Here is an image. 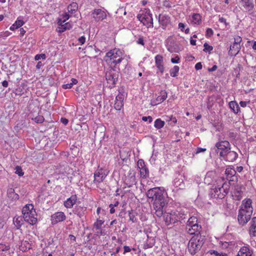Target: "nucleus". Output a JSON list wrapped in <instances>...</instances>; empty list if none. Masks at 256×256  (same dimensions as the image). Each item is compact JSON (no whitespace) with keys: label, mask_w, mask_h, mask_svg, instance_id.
Instances as JSON below:
<instances>
[{"label":"nucleus","mask_w":256,"mask_h":256,"mask_svg":"<svg viewBox=\"0 0 256 256\" xmlns=\"http://www.w3.org/2000/svg\"><path fill=\"white\" fill-rule=\"evenodd\" d=\"M164 193V189L160 187L150 188L146 193L147 197L154 200L153 206L155 210L154 213L159 218L163 215L164 207L167 204Z\"/></svg>","instance_id":"f257e3e1"},{"label":"nucleus","mask_w":256,"mask_h":256,"mask_svg":"<svg viewBox=\"0 0 256 256\" xmlns=\"http://www.w3.org/2000/svg\"><path fill=\"white\" fill-rule=\"evenodd\" d=\"M124 53L120 49L115 48L108 52L104 58V60L111 68H116L124 59Z\"/></svg>","instance_id":"f03ea898"},{"label":"nucleus","mask_w":256,"mask_h":256,"mask_svg":"<svg viewBox=\"0 0 256 256\" xmlns=\"http://www.w3.org/2000/svg\"><path fill=\"white\" fill-rule=\"evenodd\" d=\"M22 214L24 220L28 224L34 225L37 222V214L32 204H26L23 207Z\"/></svg>","instance_id":"7ed1b4c3"},{"label":"nucleus","mask_w":256,"mask_h":256,"mask_svg":"<svg viewBox=\"0 0 256 256\" xmlns=\"http://www.w3.org/2000/svg\"><path fill=\"white\" fill-rule=\"evenodd\" d=\"M137 18L144 26L148 28L153 27L152 14H150V10L145 9L142 14H138Z\"/></svg>","instance_id":"20e7f679"},{"label":"nucleus","mask_w":256,"mask_h":256,"mask_svg":"<svg viewBox=\"0 0 256 256\" xmlns=\"http://www.w3.org/2000/svg\"><path fill=\"white\" fill-rule=\"evenodd\" d=\"M226 184H223L222 186H218L214 188H212L210 192V196L212 198H223L228 193L226 188L225 186Z\"/></svg>","instance_id":"39448f33"},{"label":"nucleus","mask_w":256,"mask_h":256,"mask_svg":"<svg viewBox=\"0 0 256 256\" xmlns=\"http://www.w3.org/2000/svg\"><path fill=\"white\" fill-rule=\"evenodd\" d=\"M252 200L250 199H245L242 201V204L240 208V216H242L244 213H247L248 218L250 216H252L253 212V208L252 206Z\"/></svg>","instance_id":"423d86ee"},{"label":"nucleus","mask_w":256,"mask_h":256,"mask_svg":"<svg viewBox=\"0 0 256 256\" xmlns=\"http://www.w3.org/2000/svg\"><path fill=\"white\" fill-rule=\"evenodd\" d=\"M202 243L199 240L191 238L188 244V250L191 254H195L202 246Z\"/></svg>","instance_id":"0eeeda50"},{"label":"nucleus","mask_w":256,"mask_h":256,"mask_svg":"<svg viewBox=\"0 0 256 256\" xmlns=\"http://www.w3.org/2000/svg\"><path fill=\"white\" fill-rule=\"evenodd\" d=\"M118 74L114 70H110L106 74V78L109 86L114 87L118 80Z\"/></svg>","instance_id":"6e6552de"},{"label":"nucleus","mask_w":256,"mask_h":256,"mask_svg":"<svg viewBox=\"0 0 256 256\" xmlns=\"http://www.w3.org/2000/svg\"><path fill=\"white\" fill-rule=\"evenodd\" d=\"M137 166L140 169V172L141 178H146L149 176V170L146 166L143 160L140 159L137 162Z\"/></svg>","instance_id":"1a4fd4ad"},{"label":"nucleus","mask_w":256,"mask_h":256,"mask_svg":"<svg viewBox=\"0 0 256 256\" xmlns=\"http://www.w3.org/2000/svg\"><path fill=\"white\" fill-rule=\"evenodd\" d=\"M216 152L218 154H220V152H225L226 153L230 149V144L229 142L226 140L217 142L216 144Z\"/></svg>","instance_id":"9d476101"},{"label":"nucleus","mask_w":256,"mask_h":256,"mask_svg":"<svg viewBox=\"0 0 256 256\" xmlns=\"http://www.w3.org/2000/svg\"><path fill=\"white\" fill-rule=\"evenodd\" d=\"M238 156V154L236 152L230 150V149L226 153L225 152H220V156L221 157H223L226 161L230 162L235 160Z\"/></svg>","instance_id":"9b49d317"},{"label":"nucleus","mask_w":256,"mask_h":256,"mask_svg":"<svg viewBox=\"0 0 256 256\" xmlns=\"http://www.w3.org/2000/svg\"><path fill=\"white\" fill-rule=\"evenodd\" d=\"M66 216L63 212H55L51 216L52 224H54L62 222L66 220Z\"/></svg>","instance_id":"f8f14e48"},{"label":"nucleus","mask_w":256,"mask_h":256,"mask_svg":"<svg viewBox=\"0 0 256 256\" xmlns=\"http://www.w3.org/2000/svg\"><path fill=\"white\" fill-rule=\"evenodd\" d=\"M240 2L242 6L246 12L250 14L252 12L254 6L253 0H244Z\"/></svg>","instance_id":"ddd939ff"},{"label":"nucleus","mask_w":256,"mask_h":256,"mask_svg":"<svg viewBox=\"0 0 256 256\" xmlns=\"http://www.w3.org/2000/svg\"><path fill=\"white\" fill-rule=\"evenodd\" d=\"M106 174L103 172L102 170H100L95 172L94 182L98 184L102 182L106 178Z\"/></svg>","instance_id":"4468645a"},{"label":"nucleus","mask_w":256,"mask_h":256,"mask_svg":"<svg viewBox=\"0 0 256 256\" xmlns=\"http://www.w3.org/2000/svg\"><path fill=\"white\" fill-rule=\"evenodd\" d=\"M186 230L190 234H200V230L201 229V226L198 224H192V226H186Z\"/></svg>","instance_id":"2eb2a0df"},{"label":"nucleus","mask_w":256,"mask_h":256,"mask_svg":"<svg viewBox=\"0 0 256 256\" xmlns=\"http://www.w3.org/2000/svg\"><path fill=\"white\" fill-rule=\"evenodd\" d=\"M93 17L96 20H102L106 18V12L100 9L94 10L92 13Z\"/></svg>","instance_id":"dca6fc26"},{"label":"nucleus","mask_w":256,"mask_h":256,"mask_svg":"<svg viewBox=\"0 0 256 256\" xmlns=\"http://www.w3.org/2000/svg\"><path fill=\"white\" fill-rule=\"evenodd\" d=\"M156 66L158 70L162 74L164 72V66L163 64V58L162 56L158 54L155 56Z\"/></svg>","instance_id":"f3484780"},{"label":"nucleus","mask_w":256,"mask_h":256,"mask_svg":"<svg viewBox=\"0 0 256 256\" xmlns=\"http://www.w3.org/2000/svg\"><path fill=\"white\" fill-rule=\"evenodd\" d=\"M164 220L167 226L172 224H174L178 221L177 216L172 214H166L164 216Z\"/></svg>","instance_id":"a211bd4d"},{"label":"nucleus","mask_w":256,"mask_h":256,"mask_svg":"<svg viewBox=\"0 0 256 256\" xmlns=\"http://www.w3.org/2000/svg\"><path fill=\"white\" fill-rule=\"evenodd\" d=\"M170 18L168 15L160 14L158 16V22L162 26L163 28H165L170 23Z\"/></svg>","instance_id":"6ab92c4d"},{"label":"nucleus","mask_w":256,"mask_h":256,"mask_svg":"<svg viewBox=\"0 0 256 256\" xmlns=\"http://www.w3.org/2000/svg\"><path fill=\"white\" fill-rule=\"evenodd\" d=\"M77 200V196L76 194L72 196L64 202V206L68 208H72L74 205L76 203Z\"/></svg>","instance_id":"aec40b11"},{"label":"nucleus","mask_w":256,"mask_h":256,"mask_svg":"<svg viewBox=\"0 0 256 256\" xmlns=\"http://www.w3.org/2000/svg\"><path fill=\"white\" fill-rule=\"evenodd\" d=\"M86 208L80 206H76L73 212L75 214H76L80 218H82L84 216L85 212L86 211Z\"/></svg>","instance_id":"412c9836"},{"label":"nucleus","mask_w":256,"mask_h":256,"mask_svg":"<svg viewBox=\"0 0 256 256\" xmlns=\"http://www.w3.org/2000/svg\"><path fill=\"white\" fill-rule=\"evenodd\" d=\"M246 214L247 215V213L244 212L242 216H240V210L239 209L238 220L240 224L244 226V224H246L250 219L251 216H250L249 218H248L247 216H246Z\"/></svg>","instance_id":"4be33fe9"},{"label":"nucleus","mask_w":256,"mask_h":256,"mask_svg":"<svg viewBox=\"0 0 256 256\" xmlns=\"http://www.w3.org/2000/svg\"><path fill=\"white\" fill-rule=\"evenodd\" d=\"M252 252L248 246L242 247L236 256H252Z\"/></svg>","instance_id":"5701e85b"},{"label":"nucleus","mask_w":256,"mask_h":256,"mask_svg":"<svg viewBox=\"0 0 256 256\" xmlns=\"http://www.w3.org/2000/svg\"><path fill=\"white\" fill-rule=\"evenodd\" d=\"M240 50V44L234 43L232 46H230V50L228 52L229 55L231 56H236Z\"/></svg>","instance_id":"b1692460"},{"label":"nucleus","mask_w":256,"mask_h":256,"mask_svg":"<svg viewBox=\"0 0 256 256\" xmlns=\"http://www.w3.org/2000/svg\"><path fill=\"white\" fill-rule=\"evenodd\" d=\"M123 97L122 96H118L116 98L114 108L116 110H120L124 106Z\"/></svg>","instance_id":"393cba45"},{"label":"nucleus","mask_w":256,"mask_h":256,"mask_svg":"<svg viewBox=\"0 0 256 256\" xmlns=\"http://www.w3.org/2000/svg\"><path fill=\"white\" fill-rule=\"evenodd\" d=\"M250 223V234L252 236H256V217L252 218Z\"/></svg>","instance_id":"a878e982"},{"label":"nucleus","mask_w":256,"mask_h":256,"mask_svg":"<svg viewBox=\"0 0 256 256\" xmlns=\"http://www.w3.org/2000/svg\"><path fill=\"white\" fill-rule=\"evenodd\" d=\"M8 196L12 200H16L19 198V196L14 192V189L9 188L7 190Z\"/></svg>","instance_id":"bb28decb"},{"label":"nucleus","mask_w":256,"mask_h":256,"mask_svg":"<svg viewBox=\"0 0 256 256\" xmlns=\"http://www.w3.org/2000/svg\"><path fill=\"white\" fill-rule=\"evenodd\" d=\"M229 106L234 114H238L240 110V108L236 101L230 102H229Z\"/></svg>","instance_id":"cd10ccee"},{"label":"nucleus","mask_w":256,"mask_h":256,"mask_svg":"<svg viewBox=\"0 0 256 256\" xmlns=\"http://www.w3.org/2000/svg\"><path fill=\"white\" fill-rule=\"evenodd\" d=\"M136 183L134 176H129L125 180V184L128 187L130 188Z\"/></svg>","instance_id":"c85d7f7f"},{"label":"nucleus","mask_w":256,"mask_h":256,"mask_svg":"<svg viewBox=\"0 0 256 256\" xmlns=\"http://www.w3.org/2000/svg\"><path fill=\"white\" fill-rule=\"evenodd\" d=\"M78 8V4L76 2H72L68 7V10L69 13L72 14L75 12Z\"/></svg>","instance_id":"c756f323"},{"label":"nucleus","mask_w":256,"mask_h":256,"mask_svg":"<svg viewBox=\"0 0 256 256\" xmlns=\"http://www.w3.org/2000/svg\"><path fill=\"white\" fill-rule=\"evenodd\" d=\"M201 22V16L198 14H194L192 17V22L199 24Z\"/></svg>","instance_id":"7c9ffc66"},{"label":"nucleus","mask_w":256,"mask_h":256,"mask_svg":"<svg viewBox=\"0 0 256 256\" xmlns=\"http://www.w3.org/2000/svg\"><path fill=\"white\" fill-rule=\"evenodd\" d=\"M14 223L17 228H19L23 224V220L21 216L14 217Z\"/></svg>","instance_id":"2f4dec72"},{"label":"nucleus","mask_w":256,"mask_h":256,"mask_svg":"<svg viewBox=\"0 0 256 256\" xmlns=\"http://www.w3.org/2000/svg\"><path fill=\"white\" fill-rule=\"evenodd\" d=\"M174 186L180 189H183L184 188V184L182 179L176 178L174 182Z\"/></svg>","instance_id":"473e14b6"},{"label":"nucleus","mask_w":256,"mask_h":256,"mask_svg":"<svg viewBox=\"0 0 256 256\" xmlns=\"http://www.w3.org/2000/svg\"><path fill=\"white\" fill-rule=\"evenodd\" d=\"M24 24V22L22 20H17L15 22L10 26V30H14L15 29H17L20 28Z\"/></svg>","instance_id":"72a5a7b5"},{"label":"nucleus","mask_w":256,"mask_h":256,"mask_svg":"<svg viewBox=\"0 0 256 256\" xmlns=\"http://www.w3.org/2000/svg\"><path fill=\"white\" fill-rule=\"evenodd\" d=\"M137 215V213L133 210L128 212V216L130 220L132 221V222H136L137 218H136V216Z\"/></svg>","instance_id":"f704fd0d"},{"label":"nucleus","mask_w":256,"mask_h":256,"mask_svg":"<svg viewBox=\"0 0 256 256\" xmlns=\"http://www.w3.org/2000/svg\"><path fill=\"white\" fill-rule=\"evenodd\" d=\"M165 122L162 120L160 118L156 119L154 122V126L157 129H160L164 127Z\"/></svg>","instance_id":"c9c22d12"},{"label":"nucleus","mask_w":256,"mask_h":256,"mask_svg":"<svg viewBox=\"0 0 256 256\" xmlns=\"http://www.w3.org/2000/svg\"><path fill=\"white\" fill-rule=\"evenodd\" d=\"M167 98V92L165 90H161L160 95L157 98L158 100L164 102Z\"/></svg>","instance_id":"e433bc0d"},{"label":"nucleus","mask_w":256,"mask_h":256,"mask_svg":"<svg viewBox=\"0 0 256 256\" xmlns=\"http://www.w3.org/2000/svg\"><path fill=\"white\" fill-rule=\"evenodd\" d=\"M225 174L227 176H230L231 177L232 176H234L236 174V171L231 168H228L226 170Z\"/></svg>","instance_id":"4c0bfd02"},{"label":"nucleus","mask_w":256,"mask_h":256,"mask_svg":"<svg viewBox=\"0 0 256 256\" xmlns=\"http://www.w3.org/2000/svg\"><path fill=\"white\" fill-rule=\"evenodd\" d=\"M179 67L178 66H174L173 68L170 70V74L172 77H175L177 76V74L179 71Z\"/></svg>","instance_id":"58836bf2"},{"label":"nucleus","mask_w":256,"mask_h":256,"mask_svg":"<svg viewBox=\"0 0 256 256\" xmlns=\"http://www.w3.org/2000/svg\"><path fill=\"white\" fill-rule=\"evenodd\" d=\"M198 220L196 217L192 216L188 218V220L187 222L186 226H192V224H198L197 223Z\"/></svg>","instance_id":"ea45409f"},{"label":"nucleus","mask_w":256,"mask_h":256,"mask_svg":"<svg viewBox=\"0 0 256 256\" xmlns=\"http://www.w3.org/2000/svg\"><path fill=\"white\" fill-rule=\"evenodd\" d=\"M208 253L210 254H214L215 256H228L227 254L224 252H218L215 250H209Z\"/></svg>","instance_id":"a19ab883"},{"label":"nucleus","mask_w":256,"mask_h":256,"mask_svg":"<svg viewBox=\"0 0 256 256\" xmlns=\"http://www.w3.org/2000/svg\"><path fill=\"white\" fill-rule=\"evenodd\" d=\"M103 223L104 221L98 220L94 224V228L97 230H100L103 224Z\"/></svg>","instance_id":"79ce46f5"},{"label":"nucleus","mask_w":256,"mask_h":256,"mask_svg":"<svg viewBox=\"0 0 256 256\" xmlns=\"http://www.w3.org/2000/svg\"><path fill=\"white\" fill-rule=\"evenodd\" d=\"M204 49L203 50L205 52H210L213 50V47L208 45L206 42L204 44Z\"/></svg>","instance_id":"37998d69"},{"label":"nucleus","mask_w":256,"mask_h":256,"mask_svg":"<svg viewBox=\"0 0 256 256\" xmlns=\"http://www.w3.org/2000/svg\"><path fill=\"white\" fill-rule=\"evenodd\" d=\"M16 174H18L19 176H22L24 172L20 166H16Z\"/></svg>","instance_id":"c03bdc74"},{"label":"nucleus","mask_w":256,"mask_h":256,"mask_svg":"<svg viewBox=\"0 0 256 256\" xmlns=\"http://www.w3.org/2000/svg\"><path fill=\"white\" fill-rule=\"evenodd\" d=\"M44 118L42 116H36L34 120L37 123H42L44 121Z\"/></svg>","instance_id":"a18cd8bd"},{"label":"nucleus","mask_w":256,"mask_h":256,"mask_svg":"<svg viewBox=\"0 0 256 256\" xmlns=\"http://www.w3.org/2000/svg\"><path fill=\"white\" fill-rule=\"evenodd\" d=\"M10 248L9 246H6L4 244H0V250L2 251H6L8 250Z\"/></svg>","instance_id":"49530a36"},{"label":"nucleus","mask_w":256,"mask_h":256,"mask_svg":"<svg viewBox=\"0 0 256 256\" xmlns=\"http://www.w3.org/2000/svg\"><path fill=\"white\" fill-rule=\"evenodd\" d=\"M46 54H36L34 57V60H38L40 58L44 60V59H46Z\"/></svg>","instance_id":"de8ad7c7"},{"label":"nucleus","mask_w":256,"mask_h":256,"mask_svg":"<svg viewBox=\"0 0 256 256\" xmlns=\"http://www.w3.org/2000/svg\"><path fill=\"white\" fill-rule=\"evenodd\" d=\"M213 34V30L210 28H208L206 31V36L210 37Z\"/></svg>","instance_id":"09e8293b"},{"label":"nucleus","mask_w":256,"mask_h":256,"mask_svg":"<svg viewBox=\"0 0 256 256\" xmlns=\"http://www.w3.org/2000/svg\"><path fill=\"white\" fill-rule=\"evenodd\" d=\"M142 120L146 122L147 120H148L149 123H150L152 121V118L150 116H143L142 118Z\"/></svg>","instance_id":"8fccbe9b"},{"label":"nucleus","mask_w":256,"mask_h":256,"mask_svg":"<svg viewBox=\"0 0 256 256\" xmlns=\"http://www.w3.org/2000/svg\"><path fill=\"white\" fill-rule=\"evenodd\" d=\"M242 38L240 36H237L234 38V43L236 44H240V42H242Z\"/></svg>","instance_id":"3c124183"},{"label":"nucleus","mask_w":256,"mask_h":256,"mask_svg":"<svg viewBox=\"0 0 256 256\" xmlns=\"http://www.w3.org/2000/svg\"><path fill=\"white\" fill-rule=\"evenodd\" d=\"M136 43L138 44H141L142 46H144V41L143 38L142 36L140 37L138 39V40L136 41Z\"/></svg>","instance_id":"603ef678"},{"label":"nucleus","mask_w":256,"mask_h":256,"mask_svg":"<svg viewBox=\"0 0 256 256\" xmlns=\"http://www.w3.org/2000/svg\"><path fill=\"white\" fill-rule=\"evenodd\" d=\"M179 60H180L179 57L178 56H176L174 58H172L171 59V62L173 64H178V63Z\"/></svg>","instance_id":"864d4df0"},{"label":"nucleus","mask_w":256,"mask_h":256,"mask_svg":"<svg viewBox=\"0 0 256 256\" xmlns=\"http://www.w3.org/2000/svg\"><path fill=\"white\" fill-rule=\"evenodd\" d=\"M78 40L81 44H82L85 42L86 38L84 36H82L78 38Z\"/></svg>","instance_id":"5fc2aeb1"},{"label":"nucleus","mask_w":256,"mask_h":256,"mask_svg":"<svg viewBox=\"0 0 256 256\" xmlns=\"http://www.w3.org/2000/svg\"><path fill=\"white\" fill-rule=\"evenodd\" d=\"M72 86V85L71 83H68V84H63L62 86V88H64V89L70 88Z\"/></svg>","instance_id":"6e6d98bb"},{"label":"nucleus","mask_w":256,"mask_h":256,"mask_svg":"<svg viewBox=\"0 0 256 256\" xmlns=\"http://www.w3.org/2000/svg\"><path fill=\"white\" fill-rule=\"evenodd\" d=\"M195 68L196 70H200L202 68V64L201 62H198L195 65Z\"/></svg>","instance_id":"4d7b16f0"},{"label":"nucleus","mask_w":256,"mask_h":256,"mask_svg":"<svg viewBox=\"0 0 256 256\" xmlns=\"http://www.w3.org/2000/svg\"><path fill=\"white\" fill-rule=\"evenodd\" d=\"M60 122L64 125H66L68 122V120L64 118H62L60 119Z\"/></svg>","instance_id":"13d9d810"},{"label":"nucleus","mask_w":256,"mask_h":256,"mask_svg":"<svg viewBox=\"0 0 256 256\" xmlns=\"http://www.w3.org/2000/svg\"><path fill=\"white\" fill-rule=\"evenodd\" d=\"M218 68V66L216 65H214L212 68H209L208 69V72H212L215 71Z\"/></svg>","instance_id":"bf43d9fd"},{"label":"nucleus","mask_w":256,"mask_h":256,"mask_svg":"<svg viewBox=\"0 0 256 256\" xmlns=\"http://www.w3.org/2000/svg\"><path fill=\"white\" fill-rule=\"evenodd\" d=\"M124 254H125L126 252H130L131 250V249L128 246H124Z\"/></svg>","instance_id":"052dcab7"},{"label":"nucleus","mask_w":256,"mask_h":256,"mask_svg":"<svg viewBox=\"0 0 256 256\" xmlns=\"http://www.w3.org/2000/svg\"><path fill=\"white\" fill-rule=\"evenodd\" d=\"M206 150V148H198L196 149V154H198V153H200V152H204Z\"/></svg>","instance_id":"680f3d73"},{"label":"nucleus","mask_w":256,"mask_h":256,"mask_svg":"<svg viewBox=\"0 0 256 256\" xmlns=\"http://www.w3.org/2000/svg\"><path fill=\"white\" fill-rule=\"evenodd\" d=\"M110 214H114L115 212V209L114 208V207L112 204H110Z\"/></svg>","instance_id":"e2e57ef3"},{"label":"nucleus","mask_w":256,"mask_h":256,"mask_svg":"<svg viewBox=\"0 0 256 256\" xmlns=\"http://www.w3.org/2000/svg\"><path fill=\"white\" fill-rule=\"evenodd\" d=\"M178 28L181 30L183 31L185 28V25L183 23L180 22L178 24Z\"/></svg>","instance_id":"0e129e2a"},{"label":"nucleus","mask_w":256,"mask_h":256,"mask_svg":"<svg viewBox=\"0 0 256 256\" xmlns=\"http://www.w3.org/2000/svg\"><path fill=\"white\" fill-rule=\"evenodd\" d=\"M248 102H246L240 101V104L242 107L244 108L246 106Z\"/></svg>","instance_id":"69168bd1"},{"label":"nucleus","mask_w":256,"mask_h":256,"mask_svg":"<svg viewBox=\"0 0 256 256\" xmlns=\"http://www.w3.org/2000/svg\"><path fill=\"white\" fill-rule=\"evenodd\" d=\"M70 16L68 14H66L64 16V19L63 20L62 22H64L66 21V20H68L70 18Z\"/></svg>","instance_id":"338daca9"},{"label":"nucleus","mask_w":256,"mask_h":256,"mask_svg":"<svg viewBox=\"0 0 256 256\" xmlns=\"http://www.w3.org/2000/svg\"><path fill=\"white\" fill-rule=\"evenodd\" d=\"M126 212L124 211H122L120 212L118 216L122 218H124Z\"/></svg>","instance_id":"774afa93"}]
</instances>
